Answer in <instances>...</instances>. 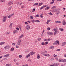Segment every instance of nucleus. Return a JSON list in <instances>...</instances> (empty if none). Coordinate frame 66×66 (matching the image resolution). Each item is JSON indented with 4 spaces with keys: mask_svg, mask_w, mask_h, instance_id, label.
Masks as SVG:
<instances>
[{
    "mask_svg": "<svg viewBox=\"0 0 66 66\" xmlns=\"http://www.w3.org/2000/svg\"><path fill=\"white\" fill-rule=\"evenodd\" d=\"M41 45H43V46H44L45 45V43L44 42H42L41 43Z\"/></svg>",
    "mask_w": 66,
    "mask_h": 66,
    "instance_id": "nucleus-37",
    "label": "nucleus"
},
{
    "mask_svg": "<svg viewBox=\"0 0 66 66\" xmlns=\"http://www.w3.org/2000/svg\"><path fill=\"white\" fill-rule=\"evenodd\" d=\"M24 23L26 24H28V23L27 22H25Z\"/></svg>",
    "mask_w": 66,
    "mask_h": 66,
    "instance_id": "nucleus-62",
    "label": "nucleus"
},
{
    "mask_svg": "<svg viewBox=\"0 0 66 66\" xmlns=\"http://www.w3.org/2000/svg\"><path fill=\"white\" fill-rule=\"evenodd\" d=\"M47 44H48V42H46L45 43V45H47Z\"/></svg>",
    "mask_w": 66,
    "mask_h": 66,
    "instance_id": "nucleus-46",
    "label": "nucleus"
},
{
    "mask_svg": "<svg viewBox=\"0 0 66 66\" xmlns=\"http://www.w3.org/2000/svg\"><path fill=\"white\" fill-rule=\"evenodd\" d=\"M41 54H45V52H44V51H43V52H41Z\"/></svg>",
    "mask_w": 66,
    "mask_h": 66,
    "instance_id": "nucleus-40",
    "label": "nucleus"
},
{
    "mask_svg": "<svg viewBox=\"0 0 66 66\" xmlns=\"http://www.w3.org/2000/svg\"><path fill=\"white\" fill-rule=\"evenodd\" d=\"M35 22H40V21L38 20H36L35 21Z\"/></svg>",
    "mask_w": 66,
    "mask_h": 66,
    "instance_id": "nucleus-21",
    "label": "nucleus"
},
{
    "mask_svg": "<svg viewBox=\"0 0 66 66\" xmlns=\"http://www.w3.org/2000/svg\"><path fill=\"white\" fill-rule=\"evenodd\" d=\"M18 32V31L15 30H14L13 32V34H15L16 33H17Z\"/></svg>",
    "mask_w": 66,
    "mask_h": 66,
    "instance_id": "nucleus-14",
    "label": "nucleus"
},
{
    "mask_svg": "<svg viewBox=\"0 0 66 66\" xmlns=\"http://www.w3.org/2000/svg\"><path fill=\"white\" fill-rule=\"evenodd\" d=\"M30 55L28 54L26 56V57L27 58H28V57H30Z\"/></svg>",
    "mask_w": 66,
    "mask_h": 66,
    "instance_id": "nucleus-30",
    "label": "nucleus"
},
{
    "mask_svg": "<svg viewBox=\"0 0 66 66\" xmlns=\"http://www.w3.org/2000/svg\"><path fill=\"white\" fill-rule=\"evenodd\" d=\"M11 9H12V7L11 6L9 8L8 11H11Z\"/></svg>",
    "mask_w": 66,
    "mask_h": 66,
    "instance_id": "nucleus-29",
    "label": "nucleus"
},
{
    "mask_svg": "<svg viewBox=\"0 0 66 66\" xmlns=\"http://www.w3.org/2000/svg\"><path fill=\"white\" fill-rule=\"evenodd\" d=\"M30 18L31 19H33V17H30Z\"/></svg>",
    "mask_w": 66,
    "mask_h": 66,
    "instance_id": "nucleus-55",
    "label": "nucleus"
},
{
    "mask_svg": "<svg viewBox=\"0 0 66 66\" xmlns=\"http://www.w3.org/2000/svg\"><path fill=\"white\" fill-rule=\"evenodd\" d=\"M56 56H57L56 55H55V54H54V56L55 57H56Z\"/></svg>",
    "mask_w": 66,
    "mask_h": 66,
    "instance_id": "nucleus-53",
    "label": "nucleus"
},
{
    "mask_svg": "<svg viewBox=\"0 0 66 66\" xmlns=\"http://www.w3.org/2000/svg\"><path fill=\"white\" fill-rule=\"evenodd\" d=\"M56 8V7L55 6H53L51 8L52 9H55V8Z\"/></svg>",
    "mask_w": 66,
    "mask_h": 66,
    "instance_id": "nucleus-26",
    "label": "nucleus"
},
{
    "mask_svg": "<svg viewBox=\"0 0 66 66\" xmlns=\"http://www.w3.org/2000/svg\"><path fill=\"white\" fill-rule=\"evenodd\" d=\"M41 39V38H39L38 39V40L39 41H40V40Z\"/></svg>",
    "mask_w": 66,
    "mask_h": 66,
    "instance_id": "nucleus-45",
    "label": "nucleus"
},
{
    "mask_svg": "<svg viewBox=\"0 0 66 66\" xmlns=\"http://www.w3.org/2000/svg\"><path fill=\"white\" fill-rule=\"evenodd\" d=\"M19 47V46H17V45H16V48H18Z\"/></svg>",
    "mask_w": 66,
    "mask_h": 66,
    "instance_id": "nucleus-61",
    "label": "nucleus"
},
{
    "mask_svg": "<svg viewBox=\"0 0 66 66\" xmlns=\"http://www.w3.org/2000/svg\"><path fill=\"white\" fill-rule=\"evenodd\" d=\"M16 4L18 5H21L22 4V3L21 2H17L16 3Z\"/></svg>",
    "mask_w": 66,
    "mask_h": 66,
    "instance_id": "nucleus-7",
    "label": "nucleus"
},
{
    "mask_svg": "<svg viewBox=\"0 0 66 66\" xmlns=\"http://www.w3.org/2000/svg\"><path fill=\"white\" fill-rule=\"evenodd\" d=\"M56 34V32H54V35H55Z\"/></svg>",
    "mask_w": 66,
    "mask_h": 66,
    "instance_id": "nucleus-60",
    "label": "nucleus"
},
{
    "mask_svg": "<svg viewBox=\"0 0 66 66\" xmlns=\"http://www.w3.org/2000/svg\"><path fill=\"white\" fill-rule=\"evenodd\" d=\"M53 30L55 32H57V28H55Z\"/></svg>",
    "mask_w": 66,
    "mask_h": 66,
    "instance_id": "nucleus-13",
    "label": "nucleus"
},
{
    "mask_svg": "<svg viewBox=\"0 0 66 66\" xmlns=\"http://www.w3.org/2000/svg\"><path fill=\"white\" fill-rule=\"evenodd\" d=\"M62 1V0H57L56 1L59 2V1Z\"/></svg>",
    "mask_w": 66,
    "mask_h": 66,
    "instance_id": "nucleus-52",
    "label": "nucleus"
},
{
    "mask_svg": "<svg viewBox=\"0 0 66 66\" xmlns=\"http://www.w3.org/2000/svg\"><path fill=\"white\" fill-rule=\"evenodd\" d=\"M47 29L48 30H50V28L49 27H48L47 28Z\"/></svg>",
    "mask_w": 66,
    "mask_h": 66,
    "instance_id": "nucleus-56",
    "label": "nucleus"
},
{
    "mask_svg": "<svg viewBox=\"0 0 66 66\" xmlns=\"http://www.w3.org/2000/svg\"><path fill=\"white\" fill-rule=\"evenodd\" d=\"M6 66H11L10 64H6Z\"/></svg>",
    "mask_w": 66,
    "mask_h": 66,
    "instance_id": "nucleus-31",
    "label": "nucleus"
},
{
    "mask_svg": "<svg viewBox=\"0 0 66 66\" xmlns=\"http://www.w3.org/2000/svg\"><path fill=\"white\" fill-rule=\"evenodd\" d=\"M9 55H10V54H7L6 55H4V57H8L9 56Z\"/></svg>",
    "mask_w": 66,
    "mask_h": 66,
    "instance_id": "nucleus-4",
    "label": "nucleus"
},
{
    "mask_svg": "<svg viewBox=\"0 0 66 66\" xmlns=\"http://www.w3.org/2000/svg\"><path fill=\"white\" fill-rule=\"evenodd\" d=\"M21 40H19L17 43V44L18 45H20V43H21Z\"/></svg>",
    "mask_w": 66,
    "mask_h": 66,
    "instance_id": "nucleus-2",
    "label": "nucleus"
},
{
    "mask_svg": "<svg viewBox=\"0 0 66 66\" xmlns=\"http://www.w3.org/2000/svg\"><path fill=\"white\" fill-rule=\"evenodd\" d=\"M62 24L63 26H65L66 25V21H65V20H63V21Z\"/></svg>",
    "mask_w": 66,
    "mask_h": 66,
    "instance_id": "nucleus-6",
    "label": "nucleus"
},
{
    "mask_svg": "<svg viewBox=\"0 0 66 66\" xmlns=\"http://www.w3.org/2000/svg\"><path fill=\"white\" fill-rule=\"evenodd\" d=\"M31 21L32 22H34V20H32Z\"/></svg>",
    "mask_w": 66,
    "mask_h": 66,
    "instance_id": "nucleus-64",
    "label": "nucleus"
},
{
    "mask_svg": "<svg viewBox=\"0 0 66 66\" xmlns=\"http://www.w3.org/2000/svg\"><path fill=\"white\" fill-rule=\"evenodd\" d=\"M66 45V42H64L62 44V46H65Z\"/></svg>",
    "mask_w": 66,
    "mask_h": 66,
    "instance_id": "nucleus-20",
    "label": "nucleus"
},
{
    "mask_svg": "<svg viewBox=\"0 0 66 66\" xmlns=\"http://www.w3.org/2000/svg\"><path fill=\"white\" fill-rule=\"evenodd\" d=\"M37 59H38L40 58V56L39 55V54H37Z\"/></svg>",
    "mask_w": 66,
    "mask_h": 66,
    "instance_id": "nucleus-22",
    "label": "nucleus"
},
{
    "mask_svg": "<svg viewBox=\"0 0 66 66\" xmlns=\"http://www.w3.org/2000/svg\"><path fill=\"white\" fill-rule=\"evenodd\" d=\"M60 11L59 10H57H57L56 11V15H59V14H60Z\"/></svg>",
    "mask_w": 66,
    "mask_h": 66,
    "instance_id": "nucleus-1",
    "label": "nucleus"
},
{
    "mask_svg": "<svg viewBox=\"0 0 66 66\" xmlns=\"http://www.w3.org/2000/svg\"><path fill=\"white\" fill-rule=\"evenodd\" d=\"M44 6H43L41 8H40V10H42V9H43L44 8Z\"/></svg>",
    "mask_w": 66,
    "mask_h": 66,
    "instance_id": "nucleus-43",
    "label": "nucleus"
},
{
    "mask_svg": "<svg viewBox=\"0 0 66 66\" xmlns=\"http://www.w3.org/2000/svg\"><path fill=\"white\" fill-rule=\"evenodd\" d=\"M50 9V7L49 6L47 7L46 8H45V10H49Z\"/></svg>",
    "mask_w": 66,
    "mask_h": 66,
    "instance_id": "nucleus-18",
    "label": "nucleus"
},
{
    "mask_svg": "<svg viewBox=\"0 0 66 66\" xmlns=\"http://www.w3.org/2000/svg\"><path fill=\"white\" fill-rule=\"evenodd\" d=\"M16 28V30H19V28Z\"/></svg>",
    "mask_w": 66,
    "mask_h": 66,
    "instance_id": "nucleus-58",
    "label": "nucleus"
},
{
    "mask_svg": "<svg viewBox=\"0 0 66 66\" xmlns=\"http://www.w3.org/2000/svg\"><path fill=\"white\" fill-rule=\"evenodd\" d=\"M54 66H58V64L56 63H55L54 64Z\"/></svg>",
    "mask_w": 66,
    "mask_h": 66,
    "instance_id": "nucleus-35",
    "label": "nucleus"
},
{
    "mask_svg": "<svg viewBox=\"0 0 66 66\" xmlns=\"http://www.w3.org/2000/svg\"><path fill=\"white\" fill-rule=\"evenodd\" d=\"M61 51V49H58L56 50V51Z\"/></svg>",
    "mask_w": 66,
    "mask_h": 66,
    "instance_id": "nucleus-39",
    "label": "nucleus"
},
{
    "mask_svg": "<svg viewBox=\"0 0 66 66\" xmlns=\"http://www.w3.org/2000/svg\"><path fill=\"white\" fill-rule=\"evenodd\" d=\"M29 54L31 55H33V54H35V52H31L29 53Z\"/></svg>",
    "mask_w": 66,
    "mask_h": 66,
    "instance_id": "nucleus-10",
    "label": "nucleus"
},
{
    "mask_svg": "<svg viewBox=\"0 0 66 66\" xmlns=\"http://www.w3.org/2000/svg\"><path fill=\"white\" fill-rule=\"evenodd\" d=\"M48 14H49V15H52V13L51 12L48 13Z\"/></svg>",
    "mask_w": 66,
    "mask_h": 66,
    "instance_id": "nucleus-50",
    "label": "nucleus"
},
{
    "mask_svg": "<svg viewBox=\"0 0 66 66\" xmlns=\"http://www.w3.org/2000/svg\"><path fill=\"white\" fill-rule=\"evenodd\" d=\"M15 64L16 65H17V66H18V65H19L18 62H17V63H16Z\"/></svg>",
    "mask_w": 66,
    "mask_h": 66,
    "instance_id": "nucleus-49",
    "label": "nucleus"
},
{
    "mask_svg": "<svg viewBox=\"0 0 66 66\" xmlns=\"http://www.w3.org/2000/svg\"><path fill=\"white\" fill-rule=\"evenodd\" d=\"M11 51H14V48H11Z\"/></svg>",
    "mask_w": 66,
    "mask_h": 66,
    "instance_id": "nucleus-36",
    "label": "nucleus"
},
{
    "mask_svg": "<svg viewBox=\"0 0 66 66\" xmlns=\"http://www.w3.org/2000/svg\"><path fill=\"white\" fill-rule=\"evenodd\" d=\"M6 17H4V18H3V22H5L6 21Z\"/></svg>",
    "mask_w": 66,
    "mask_h": 66,
    "instance_id": "nucleus-11",
    "label": "nucleus"
},
{
    "mask_svg": "<svg viewBox=\"0 0 66 66\" xmlns=\"http://www.w3.org/2000/svg\"><path fill=\"white\" fill-rule=\"evenodd\" d=\"M55 22L56 23H61V22L60 21H55Z\"/></svg>",
    "mask_w": 66,
    "mask_h": 66,
    "instance_id": "nucleus-23",
    "label": "nucleus"
},
{
    "mask_svg": "<svg viewBox=\"0 0 66 66\" xmlns=\"http://www.w3.org/2000/svg\"><path fill=\"white\" fill-rule=\"evenodd\" d=\"M26 29L27 30H30V27L29 25L27 26H26Z\"/></svg>",
    "mask_w": 66,
    "mask_h": 66,
    "instance_id": "nucleus-5",
    "label": "nucleus"
},
{
    "mask_svg": "<svg viewBox=\"0 0 66 66\" xmlns=\"http://www.w3.org/2000/svg\"><path fill=\"white\" fill-rule=\"evenodd\" d=\"M6 47L7 49H9V48H10V46H9V45H8L6 46Z\"/></svg>",
    "mask_w": 66,
    "mask_h": 66,
    "instance_id": "nucleus-27",
    "label": "nucleus"
},
{
    "mask_svg": "<svg viewBox=\"0 0 66 66\" xmlns=\"http://www.w3.org/2000/svg\"><path fill=\"white\" fill-rule=\"evenodd\" d=\"M38 3H36L34 4L33 6H35V5H38Z\"/></svg>",
    "mask_w": 66,
    "mask_h": 66,
    "instance_id": "nucleus-33",
    "label": "nucleus"
},
{
    "mask_svg": "<svg viewBox=\"0 0 66 66\" xmlns=\"http://www.w3.org/2000/svg\"><path fill=\"white\" fill-rule=\"evenodd\" d=\"M56 43H57L58 45H59V44H60V43H59V41L56 40Z\"/></svg>",
    "mask_w": 66,
    "mask_h": 66,
    "instance_id": "nucleus-32",
    "label": "nucleus"
},
{
    "mask_svg": "<svg viewBox=\"0 0 66 66\" xmlns=\"http://www.w3.org/2000/svg\"><path fill=\"white\" fill-rule=\"evenodd\" d=\"M50 49H54V47L53 46H51L50 47Z\"/></svg>",
    "mask_w": 66,
    "mask_h": 66,
    "instance_id": "nucleus-42",
    "label": "nucleus"
},
{
    "mask_svg": "<svg viewBox=\"0 0 66 66\" xmlns=\"http://www.w3.org/2000/svg\"><path fill=\"white\" fill-rule=\"evenodd\" d=\"M44 53H47V51H44Z\"/></svg>",
    "mask_w": 66,
    "mask_h": 66,
    "instance_id": "nucleus-63",
    "label": "nucleus"
},
{
    "mask_svg": "<svg viewBox=\"0 0 66 66\" xmlns=\"http://www.w3.org/2000/svg\"><path fill=\"white\" fill-rule=\"evenodd\" d=\"M13 2L12 1H10L8 3V4L9 5H11L12 4H13Z\"/></svg>",
    "mask_w": 66,
    "mask_h": 66,
    "instance_id": "nucleus-8",
    "label": "nucleus"
},
{
    "mask_svg": "<svg viewBox=\"0 0 66 66\" xmlns=\"http://www.w3.org/2000/svg\"><path fill=\"white\" fill-rule=\"evenodd\" d=\"M19 27L20 29V31H21V26L20 25L19 26Z\"/></svg>",
    "mask_w": 66,
    "mask_h": 66,
    "instance_id": "nucleus-28",
    "label": "nucleus"
},
{
    "mask_svg": "<svg viewBox=\"0 0 66 66\" xmlns=\"http://www.w3.org/2000/svg\"><path fill=\"white\" fill-rule=\"evenodd\" d=\"M35 11V9L34 8L32 10V12H34V11Z\"/></svg>",
    "mask_w": 66,
    "mask_h": 66,
    "instance_id": "nucleus-47",
    "label": "nucleus"
},
{
    "mask_svg": "<svg viewBox=\"0 0 66 66\" xmlns=\"http://www.w3.org/2000/svg\"><path fill=\"white\" fill-rule=\"evenodd\" d=\"M43 4V3H40L39 4V6H40L41 5H42Z\"/></svg>",
    "mask_w": 66,
    "mask_h": 66,
    "instance_id": "nucleus-24",
    "label": "nucleus"
},
{
    "mask_svg": "<svg viewBox=\"0 0 66 66\" xmlns=\"http://www.w3.org/2000/svg\"><path fill=\"white\" fill-rule=\"evenodd\" d=\"M48 40V39H46L44 40V41H47Z\"/></svg>",
    "mask_w": 66,
    "mask_h": 66,
    "instance_id": "nucleus-59",
    "label": "nucleus"
},
{
    "mask_svg": "<svg viewBox=\"0 0 66 66\" xmlns=\"http://www.w3.org/2000/svg\"><path fill=\"white\" fill-rule=\"evenodd\" d=\"M12 24H13V23H10L9 26V27L11 29H12V28H13V27H12Z\"/></svg>",
    "mask_w": 66,
    "mask_h": 66,
    "instance_id": "nucleus-9",
    "label": "nucleus"
},
{
    "mask_svg": "<svg viewBox=\"0 0 66 66\" xmlns=\"http://www.w3.org/2000/svg\"><path fill=\"white\" fill-rule=\"evenodd\" d=\"M56 44L57 43L56 42H55L53 43V44L54 45H56Z\"/></svg>",
    "mask_w": 66,
    "mask_h": 66,
    "instance_id": "nucleus-41",
    "label": "nucleus"
},
{
    "mask_svg": "<svg viewBox=\"0 0 66 66\" xmlns=\"http://www.w3.org/2000/svg\"><path fill=\"white\" fill-rule=\"evenodd\" d=\"M50 21H51V20H48L46 22V24H49L48 23L50 22Z\"/></svg>",
    "mask_w": 66,
    "mask_h": 66,
    "instance_id": "nucleus-15",
    "label": "nucleus"
},
{
    "mask_svg": "<svg viewBox=\"0 0 66 66\" xmlns=\"http://www.w3.org/2000/svg\"><path fill=\"white\" fill-rule=\"evenodd\" d=\"M29 66V65L28 64H25V65H23L22 66Z\"/></svg>",
    "mask_w": 66,
    "mask_h": 66,
    "instance_id": "nucleus-44",
    "label": "nucleus"
},
{
    "mask_svg": "<svg viewBox=\"0 0 66 66\" xmlns=\"http://www.w3.org/2000/svg\"><path fill=\"white\" fill-rule=\"evenodd\" d=\"M59 61L60 62H63L64 61V60L62 59H59Z\"/></svg>",
    "mask_w": 66,
    "mask_h": 66,
    "instance_id": "nucleus-12",
    "label": "nucleus"
},
{
    "mask_svg": "<svg viewBox=\"0 0 66 66\" xmlns=\"http://www.w3.org/2000/svg\"><path fill=\"white\" fill-rule=\"evenodd\" d=\"M63 62H65L66 63V59H64L63 60Z\"/></svg>",
    "mask_w": 66,
    "mask_h": 66,
    "instance_id": "nucleus-51",
    "label": "nucleus"
},
{
    "mask_svg": "<svg viewBox=\"0 0 66 66\" xmlns=\"http://www.w3.org/2000/svg\"><path fill=\"white\" fill-rule=\"evenodd\" d=\"M21 9H23V8H24V5H22L21 6Z\"/></svg>",
    "mask_w": 66,
    "mask_h": 66,
    "instance_id": "nucleus-34",
    "label": "nucleus"
},
{
    "mask_svg": "<svg viewBox=\"0 0 66 66\" xmlns=\"http://www.w3.org/2000/svg\"><path fill=\"white\" fill-rule=\"evenodd\" d=\"M14 14V13H13L12 14H10V15L8 16V17H12V16H13Z\"/></svg>",
    "mask_w": 66,
    "mask_h": 66,
    "instance_id": "nucleus-25",
    "label": "nucleus"
},
{
    "mask_svg": "<svg viewBox=\"0 0 66 66\" xmlns=\"http://www.w3.org/2000/svg\"><path fill=\"white\" fill-rule=\"evenodd\" d=\"M4 48L5 49H6V50L7 49V47H6V46Z\"/></svg>",
    "mask_w": 66,
    "mask_h": 66,
    "instance_id": "nucleus-54",
    "label": "nucleus"
},
{
    "mask_svg": "<svg viewBox=\"0 0 66 66\" xmlns=\"http://www.w3.org/2000/svg\"><path fill=\"white\" fill-rule=\"evenodd\" d=\"M47 34L48 35H53V33L51 32H48Z\"/></svg>",
    "mask_w": 66,
    "mask_h": 66,
    "instance_id": "nucleus-3",
    "label": "nucleus"
},
{
    "mask_svg": "<svg viewBox=\"0 0 66 66\" xmlns=\"http://www.w3.org/2000/svg\"><path fill=\"white\" fill-rule=\"evenodd\" d=\"M46 56H50V55L48 54H46Z\"/></svg>",
    "mask_w": 66,
    "mask_h": 66,
    "instance_id": "nucleus-38",
    "label": "nucleus"
},
{
    "mask_svg": "<svg viewBox=\"0 0 66 66\" xmlns=\"http://www.w3.org/2000/svg\"><path fill=\"white\" fill-rule=\"evenodd\" d=\"M57 9H53V10H52V12H55L57 10Z\"/></svg>",
    "mask_w": 66,
    "mask_h": 66,
    "instance_id": "nucleus-16",
    "label": "nucleus"
},
{
    "mask_svg": "<svg viewBox=\"0 0 66 66\" xmlns=\"http://www.w3.org/2000/svg\"><path fill=\"white\" fill-rule=\"evenodd\" d=\"M19 57L20 58H21V57H22V56L21 55H19Z\"/></svg>",
    "mask_w": 66,
    "mask_h": 66,
    "instance_id": "nucleus-48",
    "label": "nucleus"
},
{
    "mask_svg": "<svg viewBox=\"0 0 66 66\" xmlns=\"http://www.w3.org/2000/svg\"><path fill=\"white\" fill-rule=\"evenodd\" d=\"M55 1L54 0H52V2L50 3V4H53L54 2Z\"/></svg>",
    "mask_w": 66,
    "mask_h": 66,
    "instance_id": "nucleus-17",
    "label": "nucleus"
},
{
    "mask_svg": "<svg viewBox=\"0 0 66 66\" xmlns=\"http://www.w3.org/2000/svg\"><path fill=\"white\" fill-rule=\"evenodd\" d=\"M47 40L48 41H50L51 40V39L50 38L47 39Z\"/></svg>",
    "mask_w": 66,
    "mask_h": 66,
    "instance_id": "nucleus-57",
    "label": "nucleus"
},
{
    "mask_svg": "<svg viewBox=\"0 0 66 66\" xmlns=\"http://www.w3.org/2000/svg\"><path fill=\"white\" fill-rule=\"evenodd\" d=\"M5 44V42H4L0 43V45H3V44Z\"/></svg>",
    "mask_w": 66,
    "mask_h": 66,
    "instance_id": "nucleus-19",
    "label": "nucleus"
}]
</instances>
